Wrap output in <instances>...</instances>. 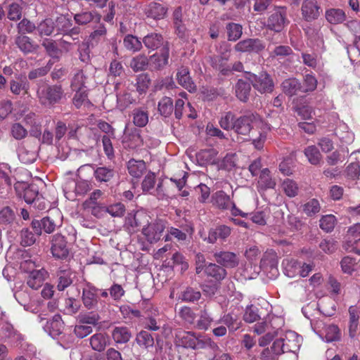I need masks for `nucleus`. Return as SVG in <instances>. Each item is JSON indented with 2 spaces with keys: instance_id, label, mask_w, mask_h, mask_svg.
<instances>
[{
  "instance_id": "f257e3e1",
  "label": "nucleus",
  "mask_w": 360,
  "mask_h": 360,
  "mask_svg": "<svg viewBox=\"0 0 360 360\" xmlns=\"http://www.w3.org/2000/svg\"><path fill=\"white\" fill-rule=\"evenodd\" d=\"M234 130L242 135H249L255 148H263L270 127L257 114H248L236 120Z\"/></svg>"
},
{
  "instance_id": "f03ea898",
  "label": "nucleus",
  "mask_w": 360,
  "mask_h": 360,
  "mask_svg": "<svg viewBox=\"0 0 360 360\" xmlns=\"http://www.w3.org/2000/svg\"><path fill=\"white\" fill-rule=\"evenodd\" d=\"M64 94L61 85H49L45 82H39L37 89V95L42 105H52L58 103Z\"/></svg>"
},
{
  "instance_id": "7ed1b4c3",
  "label": "nucleus",
  "mask_w": 360,
  "mask_h": 360,
  "mask_svg": "<svg viewBox=\"0 0 360 360\" xmlns=\"http://www.w3.org/2000/svg\"><path fill=\"white\" fill-rule=\"evenodd\" d=\"M35 263L32 260H25L21 262L20 267L25 271H30L27 277V283L32 289L40 288L48 276V272L44 269H33Z\"/></svg>"
},
{
  "instance_id": "20e7f679",
  "label": "nucleus",
  "mask_w": 360,
  "mask_h": 360,
  "mask_svg": "<svg viewBox=\"0 0 360 360\" xmlns=\"http://www.w3.org/2000/svg\"><path fill=\"white\" fill-rule=\"evenodd\" d=\"M286 15L287 8L285 7H275L267 20V27L277 32H281L286 24Z\"/></svg>"
},
{
  "instance_id": "39448f33",
  "label": "nucleus",
  "mask_w": 360,
  "mask_h": 360,
  "mask_svg": "<svg viewBox=\"0 0 360 360\" xmlns=\"http://www.w3.org/2000/svg\"><path fill=\"white\" fill-rule=\"evenodd\" d=\"M165 227V222L158 219L148 224L147 226H143L142 233L146 237L147 241L150 243H155L160 240Z\"/></svg>"
},
{
  "instance_id": "423d86ee",
  "label": "nucleus",
  "mask_w": 360,
  "mask_h": 360,
  "mask_svg": "<svg viewBox=\"0 0 360 360\" xmlns=\"http://www.w3.org/2000/svg\"><path fill=\"white\" fill-rule=\"evenodd\" d=\"M248 79L253 87L260 93H267L273 91V81L268 74L262 73L257 76L248 72Z\"/></svg>"
},
{
  "instance_id": "0eeeda50",
  "label": "nucleus",
  "mask_w": 360,
  "mask_h": 360,
  "mask_svg": "<svg viewBox=\"0 0 360 360\" xmlns=\"http://www.w3.org/2000/svg\"><path fill=\"white\" fill-rule=\"evenodd\" d=\"M63 188L65 194L75 193L76 195H79L88 192L91 188V184L86 180L79 179L75 181L69 179L64 183Z\"/></svg>"
},
{
  "instance_id": "6e6552de",
  "label": "nucleus",
  "mask_w": 360,
  "mask_h": 360,
  "mask_svg": "<svg viewBox=\"0 0 360 360\" xmlns=\"http://www.w3.org/2000/svg\"><path fill=\"white\" fill-rule=\"evenodd\" d=\"M238 52L258 53L265 49V44L259 39H246L238 42L234 47Z\"/></svg>"
},
{
  "instance_id": "1a4fd4ad",
  "label": "nucleus",
  "mask_w": 360,
  "mask_h": 360,
  "mask_svg": "<svg viewBox=\"0 0 360 360\" xmlns=\"http://www.w3.org/2000/svg\"><path fill=\"white\" fill-rule=\"evenodd\" d=\"M321 7L316 0H304L302 4V15L307 21L316 20L320 15Z\"/></svg>"
},
{
  "instance_id": "9d476101",
  "label": "nucleus",
  "mask_w": 360,
  "mask_h": 360,
  "mask_svg": "<svg viewBox=\"0 0 360 360\" xmlns=\"http://www.w3.org/2000/svg\"><path fill=\"white\" fill-rule=\"evenodd\" d=\"M51 252L53 256L56 258L64 259L68 257L69 250L64 236L60 234L53 236L51 244Z\"/></svg>"
},
{
  "instance_id": "9b49d317",
  "label": "nucleus",
  "mask_w": 360,
  "mask_h": 360,
  "mask_svg": "<svg viewBox=\"0 0 360 360\" xmlns=\"http://www.w3.org/2000/svg\"><path fill=\"white\" fill-rule=\"evenodd\" d=\"M176 343L183 347L195 349L198 343V338L194 333L179 329L175 333Z\"/></svg>"
},
{
  "instance_id": "f8f14e48",
  "label": "nucleus",
  "mask_w": 360,
  "mask_h": 360,
  "mask_svg": "<svg viewBox=\"0 0 360 360\" xmlns=\"http://www.w3.org/2000/svg\"><path fill=\"white\" fill-rule=\"evenodd\" d=\"M285 351L290 353L292 360L297 359L296 352L299 350L300 347V338L294 332H288L285 335Z\"/></svg>"
},
{
  "instance_id": "ddd939ff",
  "label": "nucleus",
  "mask_w": 360,
  "mask_h": 360,
  "mask_svg": "<svg viewBox=\"0 0 360 360\" xmlns=\"http://www.w3.org/2000/svg\"><path fill=\"white\" fill-rule=\"evenodd\" d=\"M19 160L24 164L34 162L37 157V148H32L27 142L22 143L18 149Z\"/></svg>"
},
{
  "instance_id": "4468645a",
  "label": "nucleus",
  "mask_w": 360,
  "mask_h": 360,
  "mask_svg": "<svg viewBox=\"0 0 360 360\" xmlns=\"http://www.w3.org/2000/svg\"><path fill=\"white\" fill-rule=\"evenodd\" d=\"M98 289L94 287L88 286L83 289L82 302L88 309H94L98 304Z\"/></svg>"
},
{
  "instance_id": "2eb2a0df",
  "label": "nucleus",
  "mask_w": 360,
  "mask_h": 360,
  "mask_svg": "<svg viewBox=\"0 0 360 360\" xmlns=\"http://www.w3.org/2000/svg\"><path fill=\"white\" fill-rule=\"evenodd\" d=\"M231 233L230 227L226 225H219L214 229L209 231L207 242L210 243H214L217 239L222 240H226Z\"/></svg>"
},
{
  "instance_id": "dca6fc26",
  "label": "nucleus",
  "mask_w": 360,
  "mask_h": 360,
  "mask_svg": "<svg viewBox=\"0 0 360 360\" xmlns=\"http://www.w3.org/2000/svg\"><path fill=\"white\" fill-rule=\"evenodd\" d=\"M176 77L179 84L189 92H193L196 90V86L192 81L187 68H180L177 72Z\"/></svg>"
},
{
  "instance_id": "f3484780",
  "label": "nucleus",
  "mask_w": 360,
  "mask_h": 360,
  "mask_svg": "<svg viewBox=\"0 0 360 360\" xmlns=\"http://www.w3.org/2000/svg\"><path fill=\"white\" fill-rule=\"evenodd\" d=\"M64 328V323L61 316L58 314L55 315L53 319L47 321L44 329L49 334L55 338L62 333Z\"/></svg>"
},
{
  "instance_id": "a211bd4d",
  "label": "nucleus",
  "mask_w": 360,
  "mask_h": 360,
  "mask_svg": "<svg viewBox=\"0 0 360 360\" xmlns=\"http://www.w3.org/2000/svg\"><path fill=\"white\" fill-rule=\"evenodd\" d=\"M123 143L129 148H136L143 145L144 143L148 144L147 141L144 140L136 129L129 134H125L123 137Z\"/></svg>"
},
{
  "instance_id": "6ab92c4d",
  "label": "nucleus",
  "mask_w": 360,
  "mask_h": 360,
  "mask_svg": "<svg viewBox=\"0 0 360 360\" xmlns=\"http://www.w3.org/2000/svg\"><path fill=\"white\" fill-rule=\"evenodd\" d=\"M0 334L3 339L12 343L20 342L22 339L21 335L8 323L3 324L0 330Z\"/></svg>"
},
{
  "instance_id": "aec40b11",
  "label": "nucleus",
  "mask_w": 360,
  "mask_h": 360,
  "mask_svg": "<svg viewBox=\"0 0 360 360\" xmlns=\"http://www.w3.org/2000/svg\"><path fill=\"white\" fill-rule=\"evenodd\" d=\"M142 219L148 221L147 215L142 212H136L134 215L128 216L125 221V226L128 231L131 233L137 231L141 226Z\"/></svg>"
},
{
  "instance_id": "412c9836",
  "label": "nucleus",
  "mask_w": 360,
  "mask_h": 360,
  "mask_svg": "<svg viewBox=\"0 0 360 360\" xmlns=\"http://www.w3.org/2000/svg\"><path fill=\"white\" fill-rule=\"evenodd\" d=\"M325 17L326 20L332 25L341 24L345 21L347 15L345 12L340 8H329L326 11Z\"/></svg>"
},
{
  "instance_id": "4be33fe9",
  "label": "nucleus",
  "mask_w": 360,
  "mask_h": 360,
  "mask_svg": "<svg viewBox=\"0 0 360 360\" xmlns=\"http://www.w3.org/2000/svg\"><path fill=\"white\" fill-rule=\"evenodd\" d=\"M214 257L217 263L226 267H234L238 263L237 256L230 252H221L214 254Z\"/></svg>"
},
{
  "instance_id": "5701e85b",
  "label": "nucleus",
  "mask_w": 360,
  "mask_h": 360,
  "mask_svg": "<svg viewBox=\"0 0 360 360\" xmlns=\"http://www.w3.org/2000/svg\"><path fill=\"white\" fill-rule=\"evenodd\" d=\"M213 203L219 209L229 210L233 205L231 197L224 191L216 192L212 196Z\"/></svg>"
},
{
  "instance_id": "b1692460",
  "label": "nucleus",
  "mask_w": 360,
  "mask_h": 360,
  "mask_svg": "<svg viewBox=\"0 0 360 360\" xmlns=\"http://www.w3.org/2000/svg\"><path fill=\"white\" fill-rule=\"evenodd\" d=\"M112 338L116 343L124 344L129 341L131 333L126 326H117L112 331Z\"/></svg>"
},
{
  "instance_id": "393cba45",
  "label": "nucleus",
  "mask_w": 360,
  "mask_h": 360,
  "mask_svg": "<svg viewBox=\"0 0 360 360\" xmlns=\"http://www.w3.org/2000/svg\"><path fill=\"white\" fill-rule=\"evenodd\" d=\"M127 170L134 178H140L146 170V163L143 160L131 159L127 162Z\"/></svg>"
},
{
  "instance_id": "a878e982",
  "label": "nucleus",
  "mask_w": 360,
  "mask_h": 360,
  "mask_svg": "<svg viewBox=\"0 0 360 360\" xmlns=\"http://www.w3.org/2000/svg\"><path fill=\"white\" fill-rule=\"evenodd\" d=\"M283 273L289 278H295L299 276L300 262L293 259H285L282 262Z\"/></svg>"
},
{
  "instance_id": "bb28decb",
  "label": "nucleus",
  "mask_w": 360,
  "mask_h": 360,
  "mask_svg": "<svg viewBox=\"0 0 360 360\" xmlns=\"http://www.w3.org/2000/svg\"><path fill=\"white\" fill-rule=\"evenodd\" d=\"M89 343L92 349L97 352H102L107 346L108 337L105 333H96L89 338Z\"/></svg>"
},
{
  "instance_id": "cd10ccee",
  "label": "nucleus",
  "mask_w": 360,
  "mask_h": 360,
  "mask_svg": "<svg viewBox=\"0 0 360 360\" xmlns=\"http://www.w3.org/2000/svg\"><path fill=\"white\" fill-rule=\"evenodd\" d=\"M229 55L224 53L223 56H217L212 58V63L214 68L219 70L224 75H229L231 72L230 65H227Z\"/></svg>"
},
{
  "instance_id": "c85d7f7f",
  "label": "nucleus",
  "mask_w": 360,
  "mask_h": 360,
  "mask_svg": "<svg viewBox=\"0 0 360 360\" xmlns=\"http://www.w3.org/2000/svg\"><path fill=\"white\" fill-rule=\"evenodd\" d=\"M283 92L292 96L297 94L298 92H301V84L295 78H290L284 80L281 84Z\"/></svg>"
},
{
  "instance_id": "c756f323",
  "label": "nucleus",
  "mask_w": 360,
  "mask_h": 360,
  "mask_svg": "<svg viewBox=\"0 0 360 360\" xmlns=\"http://www.w3.org/2000/svg\"><path fill=\"white\" fill-rule=\"evenodd\" d=\"M335 134L340 141L346 144L352 143L354 140V134L349 130V127L345 123L340 124L335 129Z\"/></svg>"
},
{
  "instance_id": "7c9ffc66",
  "label": "nucleus",
  "mask_w": 360,
  "mask_h": 360,
  "mask_svg": "<svg viewBox=\"0 0 360 360\" xmlns=\"http://www.w3.org/2000/svg\"><path fill=\"white\" fill-rule=\"evenodd\" d=\"M251 90L250 84L242 79H239L235 86L236 97L241 101L246 102Z\"/></svg>"
},
{
  "instance_id": "2f4dec72",
  "label": "nucleus",
  "mask_w": 360,
  "mask_h": 360,
  "mask_svg": "<svg viewBox=\"0 0 360 360\" xmlns=\"http://www.w3.org/2000/svg\"><path fill=\"white\" fill-rule=\"evenodd\" d=\"M205 273L207 276H210L216 281L224 279L226 275V271L224 268L213 263H210L205 266Z\"/></svg>"
},
{
  "instance_id": "473e14b6",
  "label": "nucleus",
  "mask_w": 360,
  "mask_h": 360,
  "mask_svg": "<svg viewBox=\"0 0 360 360\" xmlns=\"http://www.w3.org/2000/svg\"><path fill=\"white\" fill-rule=\"evenodd\" d=\"M115 172L112 169L106 167H99L94 169V176L98 182H108L114 176Z\"/></svg>"
},
{
  "instance_id": "72a5a7b5",
  "label": "nucleus",
  "mask_w": 360,
  "mask_h": 360,
  "mask_svg": "<svg viewBox=\"0 0 360 360\" xmlns=\"http://www.w3.org/2000/svg\"><path fill=\"white\" fill-rule=\"evenodd\" d=\"M18 48L24 53H32L37 50V45L34 44L31 39L25 35H20L15 39Z\"/></svg>"
},
{
  "instance_id": "f704fd0d",
  "label": "nucleus",
  "mask_w": 360,
  "mask_h": 360,
  "mask_svg": "<svg viewBox=\"0 0 360 360\" xmlns=\"http://www.w3.org/2000/svg\"><path fill=\"white\" fill-rule=\"evenodd\" d=\"M87 77L82 70H78L71 78L70 87L72 91L82 90L86 88Z\"/></svg>"
},
{
  "instance_id": "c9c22d12",
  "label": "nucleus",
  "mask_w": 360,
  "mask_h": 360,
  "mask_svg": "<svg viewBox=\"0 0 360 360\" xmlns=\"http://www.w3.org/2000/svg\"><path fill=\"white\" fill-rule=\"evenodd\" d=\"M133 122L139 127H145L148 122V112L142 108H135L132 111Z\"/></svg>"
},
{
  "instance_id": "e433bc0d",
  "label": "nucleus",
  "mask_w": 360,
  "mask_h": 360,
  "mask_svg": "<svg viewBox=\"0 0 360 360\" xmlns=\"http://www.w3.org/2000/svg\"><path fill=\"white\" fill-rule=\"evenodd\" d=\"M74 19L79 25H86L91 21L98 22L101 20V15L96 12L85 11L75 14Z\"/></svg>"
},
{
  "instance_id": "4c0bfd02",
  "label": "nucleus",
  "mask_w": 360,
  "mask_h": 360,
  "mask_svg": "<svg viewBox=\"0 0 360 360\" xmlns=\"http://www.w3.org/2000/svg\"><path fill=\"white\" fill-rule=\"evenodd\" d=\"M56 29L55 22L51 18H46L41 21L37 27V30L41 37L51 36Z\"/></svg>"
},
{
  "instance_id": "58836bf2",
  "label": "nucleus",
  "mask_w": 360,
  "mask_h": 360,
  "mask_svg": "<svg viewBox=\"0 0 360 360\" xmlns=\"http://www.w3.org/2000/svg\"><path fill=\"white\" fill-rule=\"evenodd\" d=\"M166 13L165 8L155 2L150 4L146 11L147 16L155 20L162 19L165 16Z\"/></svg>"
},
{
  "instance_id": "ea45409f",
  "label": "nucleus",
  "mask_w": 360,
  "mask_h": 360,
  "mask_svg": "<svg viewBox=\"0 0 360 360\" xmlns=\"http://www.w3.org/2000/svg\"><path fill=\"white\" fill-rule=\"evenodd\" d=\"M258 186L262 189L274 188L276 186V181L270 175V171L265 168L261 171Z\"/></svg>"
},
{
  "instance_id": "a19ab883",
  "label": "nucleus",
  "mask_w": 360,
  "mask_h": 360,
  "mask_svg": "<svg viewBox=\"0 0 360 360\" xmlns=\"http://www.w3.org/2000/svg\"><path fill=\"white\" fill-rule=\"evenodd\" d=\"M169 48L164 46L161 54L155 53L150 57V61L155 68H160L168 63Z\"/></svg>"
},
{
  "instance_id": "79ce46f5",
  "label": "nucleus",
  "mask_w": 360,
  "mask_h": 360,
  "mask_svg": "<svg viewBox=\"0 0 360 360\" xmlns=\"http://www.w3.org/2000/svg\"><path fill=\"white\" fill-rule=\"evenodd\" d=\"M143 42L148 49L155 50L162 44L163 38L160 34L151 33L143 38Z\"/></svg>"
},
{
  "instance_id": "37998d69",
  "label": "nucleus",
  "mask_w": 360,
  "mask_h": 360,
  "mask_svg": "<svg viewBox=\"0 0 360 360\" xmlns=\"http://www.w3.org/2000/svg\"><path fill=\"white\" fill-rule=\"evenodd\" d=\"M304 153L311 165H316L321 160V154L315 146L307 147L304 150Z\"/></svg>"
},
{
  "instance_id": "c03bdc74",
  "label": "nucleus",
  "mask_w": 360,
  "mask_h": 360,
  "mask_svg": "<svg viewBox=\"0 0 360 360\" xmlns=\"http://www.w3.org/2000/svg\"><path fill=\"white\" fill-rule=\"evenodd\" d=\"M124 47L132 52L139 51L142 47L141 41L136 37L128 34L124 38Z\"/></svg>"
},
{
  "instance_id": "a18cd8bd",
  "label": "nucleus",
  "mask_w": 360,
  "mask_h": 360,
  "mask_svg": "<svg viewBox=\"0 0 360 360\" xmlns=\"http://www.w3.org/2000/svg\"><path fill=\"white\" fill-rule=\"evenodd\" d=\"M10 89L11 92L15 95H20L21 94H25L28 92L30 85L26 80H12L10 82Z\"/></svg>"
},
{
  "instance_id": "49530a36",
  "label": "nucleus",
  "mask_w": 360,
  "mask_h": 360,
  "mask_svg": "<svg viewBox=\"0 0 360 360\" xmlns=\"http://www.w3.org/2000/svg\"><path fill=\"white\" fill-rule=\"evenodd\" d=\"M173 109V102L169 97H164L158 103V110L165 117L170 115Z\"/></svg>"
},
{
  "instance_id": "de8ad7c7",
  "label": "nucleus",
  "mask_w": 360,
  "mask_h": 360,
  "mask_svg": "<svg viewBox=\"0 0 360 360\" xmlns=\"http://www.w3.org/2000/svg\"><path fill=\"white\" fill-rule=\"evenodd\" d=\"M72 25V20L65 15L58 17L55 22L56 29L58 32L63 34H65L68 30H70Z\"/></svg>"
},
{
  "instance_id": "09e8293b",
  "label": "nucleus",
  "mask_w": 360,
  "mask_h": 360,
  "mask_svg": "<svg viewBox=\"0 0 360 360\" xmlns=\"http://www.w3.org/2000/svg\"><path fill=\"white\" fill-rule=\"evenodd\" d=\"M235 115L231 112H227L223 114L219 121L220 127L224 130L234 129Z\"/></svg>"
},
{
  "instance_id": "8fccbe9b",
  "label": "nucleus",
  "mask_w": 360,
  "mask_h": 360,
  "mask_svg": "<svg viewBox=\"0 0 360 360\" xmlns=\"http://www.w3.org/2000/svg\"><path fill=\"white\" fill-rule=\"evenodd\" d=\"M228 39L230 41H236L242 35V26L237 23L230 22L226 25Z\"/></svg>"
},
{
  "instance_id": "3c124183",
  "label": "nucleus",
  "mask_w": 360,
  "mask_h": 360,
  "mask_svg": "<svg viewBox=\"0 0 360 360\" xmlns=\"http://www.w3.org/2000/svg\"><path fill=\"white\" fill-rule=\"evenodd\" d=\"M148 64V60L147 57L144 55H139L131 60L130 67L134 71L138 72L145 70L147 68Z\"/></svg>"
},
{
  "instance_id": "603ef678",
  "label": "nucleus",
  "mask_w": 360,
  "mask_h": 360,
  "mask_svg": "<svg viewBox=\"0 0 360 360\" xmlns=\"http://www.w3.org/2000/svg\"><path fill=\"white\" fill-rule=\"evenodd\" d=\"M317 86V79L316 77L311 75L307 74L304 77L303 84H301V92L307 93L313 91Z\"/></svg>"
},
{
  "instance_id": "864d4df0",
  "label": "nucleus",
  "mask_w": 360,
  "mask_h": 360,
  "mask_svg": "<svg viewBox=\"0 0 360 360\" xmlns=\"http://www.w3.org/2000/svg\"><path fill=\"white\" fill-rule=\"evenodd\" d=\"M136 342L142 347H152L154 344V339L150 333L146 330H142L136 335Z\"/></svg>"
},
{
  "instance_id": "5fc2aeb1",
  "label": "nucleus",
  "mask_w": 360,
  "mask_h": 360,
  "mask_svg": "<svg viewBox=\"0 0 360 360\" xmlns=\"http://www.w3.org/2000/svg\"><path fill=\"white\" fill-rule=\"evenodd\" d=\"M336 224L335 217L333 214L325 215L320 219V228L326 232H330Z\"/></svg>"
},
{
  "instance_id": "6e6d98bb",
  "label": "nucleus",
  "mask_w": 360,
  "mask_h": 360,
  "mask_svg": "<svg viewBox=\"0 0 360 360\" xmlns=\"http://www.w3.org/2000/svg\"><path fill=\"white\" fill-rule=\"evenodd\" d=\"M17 28L18 33L21 35L32 33L35 30H37V27L35 26L34 23L27 18L22 19L18 24Z\"/></svg>"
},
{
  "instance_id": "4d7b16f0",
  "label": "nucleus",
  "mask_w": 360,
  "mask_h": 360,
  "mask_svg": "<svg viewBox=\"0 0 360 360\" xmlns=\"http://www.w3.org/2000/svg\"><path fill=\"white\" fill-rule=\"evenodd\" d=\"M213 322L214 320L212 316L206 311H203L197 321L196 327L200 330H206Z\"/></svg>"
},
{
  "instance_id": "13d9d810",
  "label": "nucleus",
  "mask_w": 360,
  "mask_h": 360,
  "mask_svg": "<svg viewBox=\"0 0 360 360\" xmlns=\"http://www.w3.org/2000/svg\"><path fill=\"white\" fill-rule=\"evenodd\" d=\"M325 338L327 342H333L340 340V331L335 325H329L325 328Z\"/></svg>"
},
{
  "instance_id": "bf43d9fd",
  "label": "nucleus",
  "mask_w": 360,
  "mask_h": 360,
  "mask_svg": "<svg viewBox=\"0 0 360 360\" xmlns=\"http://www.w3.org/2000/svg\"><path fill=\"white\" fill-rule=\"evenodd\" d=\"M321 206L316 199H311L303 205V211L307 216H313L319 213Z\"/></svg>"
},
{
  "instance_id": "052dcab7",
  "label": "nucleus",
  "mask_w": 360,
  "mask_h": 360,
  "mask_svg": "<svg viewBox=\"0 0 360 360\" xmlns=\"http://www.w3.org/2000/svg\"><path fill=\"white\" fill-rule=\"evenodd\" d=\"M14 219L15 214L8 207H6L0 211V225H9L13 222Z\"/></svg>"
},
{
  "instance_id": "680f3d73",
  "label": "nucleus",
  "mask_w": 360,
  "mask_h": 360,
  "mask_svg": "<svg viewBox=\"0 0 360 360\" xmlns=\"http://www.w3.org/2000/svg\"><path fill=\"white\" fill-rule=\"evenodd\" d=\"M283 189L285 193L288 197H295L298 193V186L295 181L292 179H285L282 184Z\"/></svg>"
},
{
  "instance_id": "e2e57ef3",
  "label": "nucleus",
  "mask_w": 360,
  "mask_h": 360,
  "mask_svg": "<svg viewBox=\"0 0 360 360\" xmlns=\"http://www.w3.org/2000/svg\"><path fill=\"white\" fill-rule=\"evenodd\" d=\"M39 195L38 188L35 185H30L24 190V199L28 204H32Z\"/></svg>"
},
{
  "instance_id": "0e129e2a",
  "label": "nucleus",
  "mask_w": 360,
  "mask_h": 360,
  "mask_svg": "<svg viewBox=\"0 0 360 360\" xmlns=\"http://www.w3.org/2000/svg\"><path fill=\"white\" fill-rule=\"evenodd\" d=\"M8 18L13 21H17L22 17V7L17 3L9 5L8 9Z\"/></svg>"
},
{
  "instance_id": "69168bd1",
  "label": "nucleus",
  "mask_w": 360,
  "mask_h": 360,
  "mask_svg": "<svg viewBox=\"0 0 360 360\" xmlns=\"http://www.w3.org/2000/svg\"><path fill=\"white\" fill-rule=\"evenodd\" d=\"M200 292L191 288H186L180 295L179 299L185 302H194L200 298Z\"/></svg>"
},
{
  "instance_id": "338daca9",
  "label": "nucleus",
  "mask_w": 360,
  "mask_h": 360,
  "mask_svg": "<svg viewBox=\"0 0 360 360\" xmlns=\"http://www.w3.org/2000/svg\"><path fill=\"white\" fill-rule=\"evenodd\" d=\"M155 184V176L153 172H149L145 176L142 184L141 188L144 193L149 192L154 188Z\"/></svg>"
},
{
  "instance_id": "774afa93",
  "label": "nucleus",
  "mask_w": 360,
  "mask_h": 360,
  "mask_svg": "<svg viewBox=\"0 0 360 360\" xmlns=\"http://www.w3.org/2000/svg\"><path fill=\"white\" fill-rule=\"evenodd\" d=\"M21 244L23 246H30L36 241V235L28 229H25L20 233Z\"/></svg>"
}]
</instances>
